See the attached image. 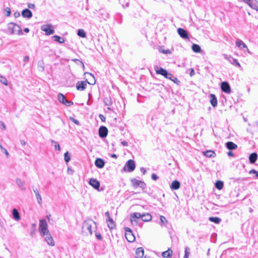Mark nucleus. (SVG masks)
<instances>
[{"label": "nucleus", "mask_w": 258, "mask_h": 258, "mask_svg": "<svg viewBox=\"0 0 258 258\" xmlns=\"http://www.w3.org/2000/svg\"><path fill=\"white\" fill-rule=\"evenodd\" d=\"M39 231L42 237H44L47 233H49L48 225L45 219H42L39 221Z\"/></svg>", "instance_id": "nucleus-1"}, {"label": "nucleus", "mask_w": 258, "mask_h": 258, "mask_svg": "<svg viewBox=\"0 0 258 258\" xmlns=\"http://www.w3.org/2000/svg\"><path fill=\"white\" fill-rule=\"evenodd\" d=\"M135 168L136 163L135 161L132 159H130L125 163L123 169H122V171H123L127 172H132L135 169Z\"/></svg>", "instance_id": "nucleus-2"}, {"label": "nucleus", "mask_w": 258, "mask_h": 258, "mask_svg": "<svg viewBox=\"0 0 258 258\" xmlns=\"http://www.w3.org/2000/svg\"><path fill=\"white\" fill-rule=\"evenodd\" d=\"M156 74L164 76L166 79H171V74L168 72L166 69L159 67H155L154 68Z\"/></svg>", "instance_id": "nucleus-3"}, {"label": "nucleus", "mask_w": 258, "mask_h": 258, "mask_svg": "<svg viewBox=\"0 0 258 258\" xmlns=\"http://www.w3.org/2000/svg\"><path fill=\"white\" fill-rule=\"evenodd\" d=\"M125 236L126 240L130 242H134L136 238L134 234L133 233L132 229L129 227H124Z\"/></svg>", "instance_id": "nucleus-4"}, {"label": "nucleus", "mask_w": 258, "mask_h": 258, "mask_svg": "<svg viewBox=\"0 0 258 258\" xmlns=\"http://www.w3.org/2000/svg\"><path fill=\"white\" fill-rule=\"evenodd\" d=\"M41 30L45 32L47 35H50L54 33V30L51 24H45L41 27Z\"/></svg>", "instance_id": "nucleus-5"}, {"label": "nucleus", "mask_w": 258, "mask_h": 258, "mask_svg": "<svg viewBox=\"0 0 258 258\" xmlns=\"http://www.w3.org/2000/svg\"><path fill=\"white\" fill-rule=\"evenodd\" d=\"M58 100L62 104L65 105L67 106H70L73 104V102L71 101L68 100L64 95L62 93H59L57 95Z\"/></svg>", "instance_id": "nucleus-6"}, {"label": "nucleus", "mask_w": 258, "mask_h": 258, "mask_svg": "<svg viewBox=\"0 0 258 258\" xmlns=\"http://www.w3.org/2000/svg\"><path fill=\"white\" fill-rule=\"evenodd\" d=\"M141 214L136 212L131 214L130 221L132 225H137L139 219H141Z\"/></svg>", "instance_id": "nucleus-7"}, {"label": "nucleus", "mask_w": 258, "mask_h": 258, "mask_svg": "<svg viewBox=\"0 0 258 258\" xmlns=\"http://www.w3.org/2000/svg\"><path fill=\"white\" fill-rule=\"evenodd\" d=\"M87 84H89V82L87 80L86 81H78L76 85V89L78 91H84L85 90L87 86Z\"/></svg>", "instance_id": "nucleus-8"}, {"label": "nucleus", "mask_w": 258, "mask_h": 258, "mask_svg": "<svg viewBox=\"0 0 258 258\" xmlns=\"http://www.w3.org/2000/svg\"><path fill=\"white\" fill-rule=\"evenodd\" d=\"M236 45L240 49L243 50L244 51H247L251 54V52L249 50L246 45L240 39H237L236 41Z\"/></svg>", "instance_id": "nucleus-9"}, {"label": "nucleus", "mask_w": 258, "mask_h": 258, "mask_svg": "<svg viewBox=\"0 0 258 258\" xmlns=\"http://www.w3.org/2000/svg\"><path fill=\"white\" fill-rule=\"evenodd\" d=\"M92 223H94L95 225H96V223L94 221L90 220L89 221H85L82 227L83 229L87 230L91 235L92 234Z\"/></svg>", "instance_id": "nucleus-10"}, {"label": "nucleus", "mask_w": 258, "mask_h": 258, "mask_svg": "<svg viewBox=\"0 0 258 258\" xmlns=\"http://www.w3.org/2000/svg\"><path fill=\"white\" fill-rule=\"evenodd\" d=\"M89 184L92 186L94 189L99 190L100 186L99 181L95 178H91L90 179Z\"/></svg>", "instance_id": "nucleus-11"}, {"label": "nucleus", "mask_w": 258, "mask_h": 258, "mask_svg": "<svg viewBox=\"0 0 258 258\" xmlns=\"http://www.w3.org/2000/svg\"><path fill=\"white\" fill-rule=\"evenodd\" d=\"M99 136L101 138H105L108 135V129L107 128L103 125L101 126L98 130Z\"/></svg>", "instance_id": "nucleus-12"}, {"label": "nucleus", "mask_w": 258, "mask_h": 258, "mask_svg": "<svg viewBox=\"0 0 258 258\" xmlns=\"http://www.w3.org/2000/svg\"><path fill=\"white\" fill-rule=\"evenodd\" d=\"M177 32L179 35L183 39H189V35L186 30L185 29L179 28L177 29Z\"/></svg>", "instance_id": "nucleus-13"}, {"label": "nucleus", "mask_w": 258, "mask_h": 258, "mask_svg": "<svg viewBox=\"0 0 258 258\" xmlns=\"http://www.w3.org/2000/svg\"><path fill=\"white\" fill-rule=\"evenodd\" d=\"M44 237L45 241L48 245L50 246L54 245V241L50 232L47 233Z\"/></svg>", "instance_id": "nucleus-14"}, {"label": "nucleus", "mask_w": 258, "mask_h": 258, "mask_svg": "<svg viewBox=\"0 0 258 258\" xmlns=\"http://www.w3.org/2000/svg\"><path fill=\"white\" fill-rule=\"evenodd\" d=\"M227 59L231 64H233L234 66L241 69L240 64L236 59L234 58L233 57L230 56L229 57H227Z\"/></svg>", "instance_id": "nucleus-15"}, {"label": "nucleus", "mask_w": 258, "mask_h": 258, "mask_svg": "<svg viewBox=\"0 0 258 258\" xmlns=\"http://www.w3.org/2000/svg\"><path fill=\"white\" fill-rule=\"evenodd\" d=\"M105 161L103 159L97 158L95 161V165L98 168L101 169L104 167Z\"/></svg>", "instance_id": "nucleus-16"}, {"label": "nucleus", "mask_w": 258, "mask_h": 258, "mask_svg": "<svg viewBox=\"0 0 258 258\" xmlns=\"http://www.w3.org/2000/svg\"><path fill=\"white\" fill-rule=\"evenodd\" d=\"M21 15L24 18L30 19L32 17V13L29 9H24L22 12Z\"/></svg>", "instance_id": "nucleus-17"}, {"label": "nucleus", "mask_w": 258, "mask_h": 258, "mask_svg": "<svg viewBox=\"0 0 258 258\" xmlns=\"http://www.w3.org/2000/svg\"><path fill=\"white\" fill-rule=\"evenodd\" d=\"M180 182L177 180H173L170 185V187L172 190H177L180 188Z\"/></svg>", "instance_id": "nucleus-18"}, {"label": "nucleus", "mask_w": 258, "mask_h": 258, "mask_svg": "<svg viewBox=\"0 0 258 258\" xmlns=\"http://www.w3.org/2000/svg\"><path fill=\"white\" fill-rule=\"evenodd\" d=\"M99 14L100 17L104 20H106L109 18V14L105 10H100L99 12Z\"/></svg>", "instance_id": "nucleus-19"}, {"label": "nucleus", "mask_w": 258, "mask_h": 258, "mask_svg": "<svg viewBox=\"0 0 258 258\" xmlns=\"http://www.w3.org/2000/svg\"><path fill=\"white\" fill-rule=\"evenodd\" d=\"M144 254V250L142 247H138L136 250V258H143Z\"/></svg>", "instance_id": "nucleus-20"}, {"label": "nucleus", "mask_w": 258, "mask_h": 258, "mask_svg": "<svg viewBox=\"0 0 258 258\" xmlns=\"http://www.w3.org/2000/svg\"><path fill=\"white\" fill-rule=\"evenodd\" d=\"M210 103L213 107H215L217 105V99L216 95L213 94H210Z\"/></svg>", "instance_id": "nucleus-21"}, {"label": "nucleus", "mask_w": 258, "mask_h": 258, "mask_svg": "<svg viewBox=\"0 0 258 258\" xmlns=\"http://www.w3.org/2000/svg\"><path fill=\"white\" fill-rule=\"evenodd\" d=\"M12 215H13V219L14 220H15L16 221H18L20 220L21 217H20V214H19L18 211L16 208H14L13 209Z\"/></svg>", "instance_id": "nucleus-22"}, {"label": "nucleus", "mask_w": 258, "mask_h": 258, "mask_svg": "<svg viewBox=\"0 0 258 258\" xmlns=\"http://www.w3.org/2000/svg\"><path fill=\"white\" fill-rule=\"evenodd\" d=\"M141 220L144 222H148L152 219L151 215L148 213L141 214Z\"/></svg>", "instance_id": "nucleus-23"}, {"label": "nucleus", "mask_w": 258, "mask_h": 258, "mask_svg": "<svg viewBox=\"0 0 258 258\" xmlns=\"http://www.w3.org/2000/svg\"><path fill=\"white\" fill-rule=\"evenodd\" d=\"M257 159V154L255 152L250 154L249 156V161L251 164L254 163L256 161Z\"/></svg>", "instance_id": "nucleus-24"}, {"label": "nucleus", "mask_w": 258, "mask_h": 258, "mask_svg": "<svg viewBox=\"0 0 258 258\" xmlns=\"http://www.w3.org/2000/svg\"><path fill=\"white\" fill-rule=\"evenodd\" d=\"M238 146L236 144L232 142H227V149L229 150H234L237 148Z\"/></svg>", "instance_id": "nucleus-25"}, {"label": "nucleus", "mask_w": 258, "mask_h": 258, "mask_svg": "<svg viewBox=\"0 0 258 258\" xmlns=\"http://www.w3.org/2000/svg\"><path fill=\"white\" fill-rule=\"evenodd\" d=\"M106 222L107 223V225L109 229L111 230L114 228L116 227V224L113 221L112 218H110L109 219L106 220Z\"/></svg>", "instance_id": "nucleus-26"}, {"label": "nucleus", "mask_w": 258, "mask_h": 258, "mask_svg": "<svg viewBox=\"0 0 258 258\" xmlns=\"http://www.w3.org/2000/svg\"><path fill=\"white\" fill-rule=\"evenodd\" d=\"M142 180H139L136 178H132L131 179V182L132 186L134 188H136L140 186Z\"/></svg>", "instance_id": "nucleus-27"}, {"label": "nucleus", "mask_w": 258, "mask_h": 258, "mask_svg": "<svg viewBox=\"0 0 258 258\" xmlns=\"http://www.w3.org/2000/svg\"><path fill=\"white\" fill-rule=\"evenodd\" d=\"M191 49L193 51L196 53H200L202 51L201 47L197 44H193L191 46Z\"/></svg>", "instance_id": "nucleus-28"}, {"label": "nucleus", "mask_w": 258, "mask_h": 258, "mask_svg": "<svg viewBox=\"0 0 258 258\" xmlns=\"http://www.w3.org/2000/svg\"><path fill=\"white\" fill-rule=\"evenodd\" d=\"M52 37L55 41H56L60 44L63 43L65 41L63 38L58 35H54Z\"/></svg>", "instance_id": "nucleus-29"}, {"label": "nucleus", "mask_w": 258, "mask_h": 258, "mask_svg": "<svg viewBox=\"0 0 258 258\" xmlns=\"http://www.w3.org/2000/svg\"><path fill=\"white\" fill-rule=\"evenodd\" d=\"M16 23L13 22H10L8 24V29L11 31V34H15L14 28H16Z\"/></svg>", "instance_id": "nucleus-30"}, {"label": "nucleus", "mask_w": 258, "mask_h": 258, "mask_svg": "<svg viewBox=\"0 0 258 258\" xmlns=\"http://www.w3.org/2000/svg\"><path fill=\"white\" fill-rule=\"evenodd\" d=\"M203 154L207 157H213L215 156V153L211 150L206 151L203 152Z\"/></svg>", "instance_id": "nucleus-31"}, {"label": "nucleus", "mask_w": 258, "mask_h": 258, "mask_svg": "<svg viewBox=\"0 0 258 258\" xmlns=\"http://www.w3.org/2000/svg\"><path fill=\"white\" fill-rule=\"evenodd\" d=\"M15 34H17L19 35H22L23 34L22 29L21 27L16 24V28H14Z\"/></svg>", "instance_id": "nucleus-32"}, {"label": "nucleus", "mask_w": 258, "mask_h": 258, "mask_svg": "<svg viewBox=\"0 0 258 258\" xmlns=\"http://www.w3.org/2000/svg\"><path fill=\"white\" fill-rule=\"evenodd\" d=\"M210 221L215 223V224H219L221 221V219L218 217H210L209 218Z\"/></svg>", "instance_id": "nucleus-33"}, {"label": "nucleus", "mask_w": 258, "mask_h": 258, "mask_svg": "<svg viewBox=\"0 0 258 258\" xmlns=\"http://www.w3.org/2000/svg\"><path fill=\"white\" fill-rule=\"evenodd\" d=\"M172 253V250L170 248H169L167 250L162 253V256L164 257H167L170 256Z\"/></svg>", "instance_id": "nucleus-34"}, {"label": "nucleus", "mask_w": 258, "mask_h": 258, "mask_svg": "<svg viewBox=\"0 0 258 258\" xmlns=\"http://www.w3.org/2000/svg\"><path fill=\"white\" fill-rule=\"evenodd\" d=\"M224 185V182L221 180H218L216 182L215 186L218 189H221Z\"/></svg>", "instance_id": "nucleus-35"}, {"label": "nucleus", "mask_w": 258, "mask_h": 258, "mask_svg": "<svg viewBox=\"0 0 258 258\" xmlns=\"http://www.w3.org/2000/svg\"><path fill=\"white\" fill-rule=\"evenodd\" d=\"M74 85H75V81H74L73 77H72V79L69 78L67 81V87H74Z\"/></svg>", "instance_id": "nucleus-36"}, {"label": "nucleus", "mask_w": 258, "mask_h": 258, "mask_svg": "<svg viewBox=\"0 0 258 258\" xmlns=\"http://www.w3.org/2000/svg\"><path fill=\"white\" fill-rule=\"evenodd\" d=\"M77 35L82 38L86 37V33L83 29H80L78 30Z\"/></svg>", "instance_id": "nucleus-37"}, {"label": "nucleus", "mask_w": 258, "mask_h": 258, "mask_svg": "<svg viewBox=\"0 0 258 258\" xmlns=\"http://www.w3.org/2000/svg\"><path fill=\"white\" fill-rule=\"evenodd\" d=\"M252 9L258 11V3L255 0H253L251 4H250V6Z\"/></svg>", "instance_id": "nucleus-38"}, {"label": "nucleus", "mask_w": 258, "mask_h": 258, "mask_svg": "<svg viewBox=\"0 0 258 258\" xmlns=\"http://www.w3.org/2000/svg\"><path fill=\"white\" fill-rule=\"evenodd\" d=\"M122 15L120 13H117L115 15V19L119 24H121L122 20Z\"/></svg>", "instance_id": "nucleus-39"}, {"label": "nucleus", "mask_w": 258, "mask_h": 258, "mask_svg": "<svg viewBox=\"0 0 258 258\" xmlns=\"http://www.w3.org/2000/svg\"><path fill=\"white\" fill-rule=\"evenodd\" d=\"M169 80L173 81L175 84L179 85L180 84V81L175 77H174L172 74L171 76V79Z\"/></svg>", "instance_id": "nucleus-40"}, {"label": "nucleus", "mask_w": 258, "mask_h": 258, "mask_svg": "<svg viewBox=\"0 0 258 258\" xmlns=\"http://www.w3.org/2000/svg\"><path fill=\"white\" fill-rule=\"evenodd\" d=\"M64 160L67 163H68L71 160V157L69 155V152L68 151L66 152L64 154Z\"/></svg>", "instance_id": "nucleus-41"}, {"label": "nucleus", "mask_w": 258, "mask_h": 258, "mask_svg": "<svg viewBox=\"0 0 258 258\" xmlns=\"http://www.w3.org/2000/svg\"><path fill=\"white\" fill-rule=\"evenodd\" d=\"M51 143L52 144L54 145V148L56 150H57V151L60 150V145L58 142H57L55 141L52 140Z\"/></svg>", "instance_id": "nucleus-42"}, {"label": "nucleus", "mask_w": 258, "mask_h": 258, "mask_svg": "<svg viewBox=\"0 0 258 258\" xmlns=\"http://www.w3.org/2000/svg\"><path fill=\"white\" fill-rule=\"evenodd\" d=\"M11 13V10L9 8L7 7L4 10V14L7 17L10 16Z\"/></svg>", "instance_id": "nucleus-43"}, {"label": "nucleus", "mask_w": 258, "mask_h": 258, "mask_svg": "<svg viewBox=\"0 0 258 258\" xmlns=\"http://www.w3.org/2000/svg\"><path fill=\"white\" fill-rule=\"evenodd\" d=\"M190 254V248L188 247H186L184 250V257L188 258Z\"/></svg>", "instance_id": "nucleus-44"}, {"label": "nucleus", "mask_w": 258, "mask_h": 258, "mask_svg": "<svg viewBox=\"0 0 258 258\" xmlns=\"http://www.w3.org/2000/svg\"><path fill=\"white\" fill-rule=\"evenodd\" d=\"M160 220L161 225H166V223H167V220L166 218L163 216H160Z\"/></svg>", "instance_id": "nucleus-45"}, {"label": "nucleus", "mask_w": 258, "mask_h": 258, "mask_svg": "<svg viewBox=\"0 0 258 258\" xmlns=\"http://www.w3.org/2000/svg\"><path fill=\"white\" fill-rule=\"evenodd\" d=\"M16 182L18 186L20 187H22L24 185V182L20 178H18L16 179Z\"/></svg>", "instance_id": "nucleus-46"}, {"label": "nucleus", "mask_w": 258, "mask_h": 258, "mask_svg": "<svg viewBox=\"0 0 258 258\" xmlns=\"http://www.w3.org/2000/svg\"><path fill=\"white\" fill-rule=\"evenodd\" d=\"M0 82L5 85L7 86L8 85V81L5 77L0 76Z\"/></svg>", "instance_id": "nucleus-47"}, {"label": "nucleus", "mask_w": 258, "mask_h": 258, "mask_svg": "<svg viewBox=\"0 0 258 258\" xmlns=\"http://www.w3.org/2000/svg\"><path fill=\"white\" fill-rule=\"evenodd\" d=\"M0 148L1 149V151L2 152L4 153L7 157L8 158L9 156V153L8 152L7 150L4 148L2 145L0 144Z\"/></svg>", "instance_id": "nucleus-48"}, {"label": "nucleus", "mask_w": 258, "mask_h": 258, "mask_svg": "<svg viewBox=\"0 0 258 258\" xmlns=\"http://www.w3.org/2000/svg\"><path fill=\"white\" fill-rule=\"evenodd\" d=\"M159 51L161 52V53H164V54H170L171 52V51L169 49H159Z\"/></svg>", "instance_id": "nucleus-49"}, {"label": "nucleus", "mask_w": 258, "mask_h": 258, "mask_svg": "<svg viewBox=\"0 0 258 258\" xmlns=\"http://www.w3.org/2000/svg\"><path fill=\"white\" fill-rule=\"evenodd\" d=\"M35 195H36V198L37 199L38 203L40 205H41V203H42V199H41V197L40 195L39 194V193H38V194H37Z\"/></svg>", "instance_id": "nucleus-50"}, {"label": "nucleus", "mask_w": 258, "mask_h": 258, "mask_svg": "<svg viewBox=\"0 0 258 258\" xmlns=\"http://www.w3.org/2000/svg\"><path fill=\"white\" fill-rule=\"evenodd\" d=\"M221 89L223 92L226 93V81L221 83Z\"/></svg>", "instance_id": "nucleus-51"}, {"label": "nucleus", "mask_w": 258, "mask_h": 258, "mask_svg": "<svg viewBox=\"0 0 258 258\" xmlns=\"http://www.w3.org/2000/svg\"><path fill=\"white\" fill-rule=\"evenodd\" d=\"M70 120L71 121H72L75 124L78 125H80V122L76 119H75V118L73 117H70Z\"/></svg>", "instance_id": "nucleus-52"}, {"label": "nucleus", "mask_w": 258, "mask_h": 258, "mask_svg": "<svg viewBox=\"0 0 258 258\" xmlns=\"http://www.w3.org/2000/svg\"><path fill=\"white\" fill-rule=\"evenodd\" d=\"M249 174H252V173L254 174L256 178H258V171L255 170V169H251V170L249 171Z\"/></svg>", "instance_id": "nucleus-53"}, {"label": "nucleus", "mask_w": 258, "mask_h": 258, "mask_svg": "<svg viewBox=\"0 0 258 258\" xmlns=\"http://www.w3.org/2000/svg\"><path fill=\"white\" fill-rule=\"evenodd\" d=\"M139 187L144 190L147 187V184L144 181H141V183H140Z\"/></svg>", "instance_id": "nucleus-54"}, {"label": "nucleus", "mask_w": 258, "mask_h": 258, "mask_svg": "<svg viewBox=\"0 0 258 258\" xmlns=\"http://www.w3.org/2000/svg\"><path fill=\"white\" fill-rule=\"evenodd\" d=\"M95 236H96V238L98 240H102V236L101 234L100 233L96 232L95 233Z\"/></svg>", "instance_id": "nucleus-55"}, {"label": "nucleus", "mask_w": 258, "mask_h": 258, "mask_svg": "<svg viewBox=\"0 0 258 258\" xmlns=\"http://www.w3.org/2000/svg\"><path fill=\"white\" fill-rule=\"evenodd\" d=\"M104 102H105V104L107 106H110L112 104V102H111V101L110 100H109L108 98H105V99L104 100Z\"/></svg>", "instance_id": "nucleus-56"}, {"label": "nucleus", "mask_w": 258, "mask_h": 258, "mask_svg": "<svg viewBox=\"0 0 258 258\" xmlns=\"http://www.w3.org/2000/svg\"><path fill=\"white\" fill-rule=\"evenodd\" d=\"M231 92V87L228 83L227 82V94H230Z\"/></svg>", "instance_id": "nucleus-57"}, {"label": "nucleus", "mask_w": 258, "mask_h": 258, "mask_svg": "<svg viewBox=\"0 0 258 258\" xmlns=\"http://www.w3.org/2000/svg\"><path fill=\"white\" fill-rule=\"evenodd\" d=\"M151 178L153 180H156L158 179L159 177L155 173L151 175Z\"/></svg>", "instance_id": "nucleus-58"}, {"label": "nucleus", "mask_w": 258, "mask_h": 258, "mask_svg": "<svg viewBox=\"0 0 258 258\" xmlns=\"http://www.w3.org/2000/svg\"><path fill=\"white\" fill-rule=\"evenodd\" d=\"M0 126L3 130H5L6 128L5 123L2 121H0Z\"/></svg>", "instance_id": "nucleus-59"}, {"label": "nucleus", "mask_w": 258, "mask_h": 258, "mask_svg": "<svg viewBox=\"0 0 258 258\" xmlns=\"http://www.w3.org/2000/svg\"><path fill=\"white\" fill-rule=\"evenodd\" d=\"M189 75L190 77L193 76L195 75V71L193 69H189Z\"/></svg>", "instance_id": "nucleus-60"}, {"label": "nucleus", "mask_w": 258, "mask_h": 258, "mask_svg": "<svg viewBox=\"0 0 258 258\" xmlns=\"http://www.w3.org/2000/svg\"><path fill=\"white\" fill-rule=\"evenodd\" d=\"M28 7L29 8V9H34L35 8V6L33 4L30 3V4H28Z\"/></svg>", "instance_id": "nucleus-61"}, {"label": "nucleus", "mask_w": 258, "mask_h": 258, "mask_svg": "<svg viewBox=\"0 0 258 258\" xmlns=\"http://www.w3.org/2000/svg\"><path fill=\"white\" fill-rule=\"evenodd\" d=\"M76 63H77V64H79L80 63L81 65H82L83 66H84V64H83V62L82 61H81V60H80L79 59H75L73 60Z\"/></svg>", "instance_id": "nucleus-62"}, {"label": "nucleus", "mask_w": 258, "mask_h": 258, "mask_svg": "<svg viewBox=\"0 0 258 258\" xmlns=\"http://www.w3.org/2000/svg\"><path fill=\"white\" fill-rule=\"evenodd\" d=\"M227 154L228 156L229 157H234V153L232 152V150H229V151H228L227 153Z\"/></svg>", "instance_id": "nucleus-63"}, {"label": "nucleus", "mask_w": 258, "mask_h": 258, "mask_svg": "<svg viewBox=\"0 0 258 258\" xmlns=\"http://www.w3.org/2000/svg\"><path fill=\"white\" fill-rule=\"evenodd\" d=\"M38 66L42 68V71H43L44 70L43 62L39 61L38 62Z\"/></svg>", "instance_id": "nucleus-64"}]
</instances>
